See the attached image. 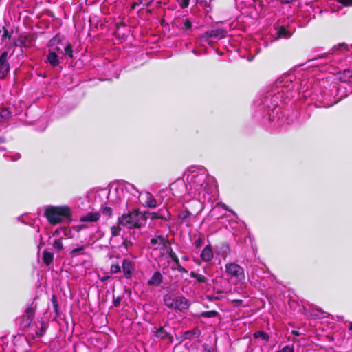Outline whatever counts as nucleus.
<instances>
[{
  "label": "nucleus",
  "instance_id": "obj_1",
  "mask_svg": "<svg viewBox=\"0 0 352 352\" xmlns=\"http://www.w3.org/2000/svg\"><path fill=\"white\" fill-rule=\"evenodd\" d=\"M148 217L145 213L138 210H133L128 213H124L118 219L120 225L126 228H138L145 225Z\"/></svg>",
  "mask_w": 352,
  "mask_h": 352
},
{
  "label": "nucleus",
  "instance_id": "obj_2",
  "mask_svg": "<svg viewBox=\"0 0 352 352\" xmlns=\"http://www.w3.org/2000/svg\"><path fill=\"white\" fill-rule=\"evenodd\" d=\"M44 214L51 224L56 225L69 219L71 210L67 206H49L45 210Z\"/></svg>",
  "mask_w": 352,
  "mask_h": 352
},
{
  "label": "nucleus",
  "instance_id": "obj_3",
  "mask_svg": "<svg viewBox=\"0 0 352 352\" xmlns=\"http://www.w3.org/2000/svg\"><path fill=\"white\" fill-rule=\"evenodd\" d=\"M225 273L229 280L236 283H243L245 279L244 269L236 263H226Z\"/></svg>",
  "mask_w": 352,
  "mask_h": 352
},
{
  "label": "nucleus",
  "instance_id": "obj_4",
  "mask_svg": "<svg viewBox=\"0 0 352 352\" xmlns=\"http://www.w3.org/2000/svg\"><path fill=\"white\" fill-rule=\"evenodd\" d=\"M138 194V200L140 204L144 207L150 208H155L157 206L158 202L156 199L148 192H139L136 190Z\"/></svg>",
  "mask_w": 352,
  "mask_h": 352
},
{
  "label": "nucleus",
  "instance_id": "obj_5",
  "mask_svg": "<svg viewBox=\"0 0 352 352\" xmlns=\"http://www.w3.org/2000/svg\"><path fill=\"white\" fill-rule=\"evenodd\" d=\"M34 317V309L31 307H28L19 319L20 327L24 330L29 328L32 324Z\"/></svg>",
  "mask_w": 352,
  "mask_h": 352
},
{
  "label": "nucleus",
  "instance_id": "obj_6",
  "mask_svg": "<svg viewBox=\"0 0 352 352\" xmlns=\"http://www.w3.org/2000/svg\"><path fill=\"white\" fill-rule=\"evenodd\" d=\"M122 269L124 278L131 279L135 270V262L128 258H124L122 262Z\"/></svg>",
  "mask_w": 352,
  "mask_h": 352
},
{
  "label": "nucleus",
  "instance_id": "obj_7",
  "mask_svg": "<svg viewBox=\"0 0 352 352\" xmlns=\"http://www.w3.org/2000/svg\"><path fill=\"white\" fill-rule=\"evenodd\" d=\"M10 67L8 62V52L5 51L0 55V78H4L10 72Z\"/></svg>",
  "mask_w": 352,
  "mask_h": 352
},
{
  "label": "nucleus",
  "instance_id": "obj_8",
  "mask_svg": "<svg viewBox=\"0 0 352 352\" xmlns=\"http://www.w3.org/2000/svg\"><path fill=\"white\" fill-rule=\"evenodd\" d=\"M276 86L281 89V92L283 94L285 92H289L294 89L295 85L293 83L292 80L288 77H283L280 78L276 81Z\"/></svg>",
  "mask_w": 352,
  "mask_h": 352
},
{
  "label": "nucleus",
  "instance_id": "obj_9",
  "mask_svg": "<svg viewBox=\"0 0 352 352\" xmlns=\"http://www.w3.org/2000/svg\"><path fill=\"white\" fill-rule=\"evenodd\" d=\"M49 51L54 52L58 56L63 58V53L64 50V44L58 42L56 38H53L49 41Z\"/></svg>",
  "mask_w": 352,
  "mask_h": 352
},
{
  "label": "nucleus",
  "instance_id": "obj_10",
  "mask_svg": "<svg viewBox=\"0 0 352 352\" xmlns=\"http://www.w3.org/2000/svg\"><path fill=\"white\" fill-rule=\"evenodd\" d=\"M208 175V171L203 166H192L189 167L184 173L183 176H203Z\"/></svg>",
  "mask_w": 352,
  "mask_h": 352
},
{
  "label": "nucleus",
  "instance_id": "obj_11",
  "mask_svg": "<svg viewBox=\"0 0 352 352\" xmlns=\"http://www.w3.org/2000/svg\"><path fill=\"white\" fill-rule=\"evenodd\" d=\"M175 302V303L173 309H178L179 311L187 309L190 305L188 300L182 296H177Z\"/></svg>",
  "mask_w": 352,
  "mask_h": 352
},
{
  "label": "nucleus",
  "instance_id": "obj_12",
  "mask_svg": "<svg viewBox=\"0 0 352 352\" xmlns=\"http://www.w3.org/2000/svg\"><path fill=\"white\" fill-rule=\"evenodd\" d=\"M200 257L204 262H210L214 258V252L210 245H207L201 252Z\"/></svg>",
  "mask_w": 352,
  "mask_h": 352
},
{
  "label": "nucleus",
  "instance_id": "obj_13",
  "mask_svg": "<svg viewBox=\"0 0 352 352\" xmlns=\"http://www.w3.org/2000/svg\"><path fill=\"white\" fill-rule=\"evenodd\" d=\"M216 253L225 260L230 253L229 244L227 243H222L217 245L216 248Z\"/></svg>",
  "mask_w": 352,
  "mask_h": 352
},
{
  "label": "nucleus",
  "instance_id": "obj_14",
  "mask_svg": "<svg viewBox=\"0 0 352 352\" xmlns=\"http://www.w3.org/2000/svg\"><path fill=\"white\" fill-rule=\"evenodd\" d=\"M292 35V33L289 31L287 30L286 28L283 26H277L275 27V33L274 36L275 39L279 38H288Z\"/></svg>",
  "mask_w": 352,
  "mask_h": 352
},
{
  "label": "nucleus",
  "instance_id": "obj_15",
  "mask_svg": "<svg viewBox=\"0 0 352 352\" xmlns=\"http://www.w3.org/2000/svg\"><path fill=\"white\" fill-rule=\"evenodd\" d=\"M151 244L154 250H164L166 247V239L162 236H155L151 239Z\"/></svg>",
  "mask_w": 352,
  "mask_h": 352
},
{
  "label": "nucleus",
  "instance_id": "obj_16",
  "mask_svg": "<svg viewBox=\"0 0 352 352\" xmlns=\"http://www.w3.org/2000/svg\"><path fill=\"white\" fill-rule=\"evenodd\" d=\"M12 117V113L9 107L0 108V123L7 122Z\"/></svg>",
  "mask_w": 352,
  "mask_h": 352
},
{
  "label": "nucleus",
  "instance_id": "obj_17",
  "mask_svg": "<svg viewBox=\"0 0 352 352\" xmlns=\"http://www.w3.org/2000/svg\"><path fill=\"white\" fill-rule=\"evenodd\" d=\"M175 23L179 28L183 31L191 30L192 22L189 19L185 18L177 20Z\"/></svg>",
  "mask_w": 352,
  "mask_h": 352
},
{
  "label": "nucleus",
  "instance_id": "obj_18",
  "mask_svg": "<svg viewBox=\"0 0 352 352\" xmlns=\"http://www.w3.org/2000/svg\"><path fill=\"white\" fill-rule=\"evenodd\" d=\"M60 57L54 54V52L49 51L47 55V62L53 67L58 66L60 64Z\"/></svg>",
  "mask_w": 352,
  "mask_h": 352
},
{
  "label": "nucleus",
  "instance_id": "obj_19",
  "mask_svg": "<svg viewBox=\"0 0 352 352\" xmlns=\"http://www.w3.org/2000/svg\"><path fill=\"white\" fill-rule=\"evenodd\" d=\"M100 217L99 212H89L80 217V221L82 222H96Z\"/></svg>",
  "mask_w": 352,
  "mask_h": 352
},
{
  "label": "nucleus",
  "instance_id": "obj_20",
  "mask_svg": "<svg viewBox=\"0 0 352 352\" xmlns=\"http://www.w3.org/2000/svg\"><path fill=\"white\" fill-rule=\"evenodd\" d=\"M169 256L175 264V267H174V269L177 270L179 272H182V273H187L188 272V271L184 267H182L181 265L179 258L174 252L170 250L169 252Z\"/></svg>",
  "mask_w": 352,
  "mask_h": 352
},
{
  "label": "nucleus",
  "instance_id": "obj_21",
  "mask_svg": "<svg viewBox=\"0 0 352 352\" xmlns=\"http://www.w3.org/2000/svg\"><path fill=\"white\" fill-rule=\"evenodd\" d=\"M162 282V275L160 272H155L148 280V285H157Z\"/></svg>",
  "mask_w": 352,
  "mask_h": 352
},
{
  "label": "nucleus",
  "instance_id": "obj_22",
  "mask_svg": "<svg viewBox=\"0 0 352 352\" xmlns=\"http://www.w3.org/2000/svg\"><path fill=\"white\" fill-rule=\"evenodd\" d=\"M200 333V331L198 329H194L192 330L184 332L182 338L183 340L192 339L193 338H198Z\"/></svg>",
  "mask_w": 352,
  "mask_h": 352
},
{
  "label": "nucleus",
  "instance_id": "obj_23",
  "mask_svg": "<svg viewBox=\"0 0 352 352\" xmlns=\"http://www.w3.org/2000/svg\"><path fill=\"white\" fill-rule=\"evenodd\" d=\"M175 298H176V296H174V295L170 294H166L164 296V302L166 306L173 309L175 303Z\"/></svg>",
  "mask_w": 352,
  "mask_h": 352
},
{
  "label": "nucleus",
  "instance_id": "obj_24",
  "mask_svg": "<svg viewBox=\"0 0 352 352\" xmlns=\"http://www.w3.org/2000/svg\"><path fill=\"white\" fill-rule=\"evenodd\" d=\"M224 32L220 29L211 30L206 32L208 38H221L224 36Z\"/></svg>",
  "mask_w": 352,
  "mask_h": 352
},
{
  "label": "nucleus",
  "instance_id": "obj_25",
  "mask_svg": "<svg viewBox=\"0 0 352 352\" xmlns=\"http://www.w3.org/2000/svg\"><path fill=\"white\" fill-rule=\"evenodd\" d=\"M85 245L78 246L76 248H74L69 252L70 257L73 258L79 255H82L85 254Z\"/></svg>",
  "mask_w": 352,
  "mask_h": 352
},
{
  "label": "nucleus",
  "instance_id": "obj_26",
  "mask_svg": "<svg viewBox=\"0 0 352 352\" xmlns=\"http://www.w3.org/2000/svg\"><path fill=\"white\" fill-rule=\"evenodd\" d=\"M53 258H54V255L52 252L46 251V250H45L43 252V262L46 265H50L52 262Z\"/></svg>",
  "mask_w": 352,
  "mask_h": 352
},
{
  "label": "nucleus",
  "instance_id": "obj_27",
  "mask_svg": "<svg viewBox=\"0 0 352 352\" xmlns=\"http://www.w3.org/2000/svg\"><path fill=\"white\" fill-rule=\"evenodd\" d=\"M64 56H65V57L67 56L69 58L73 57V51H72V47L71 45L67 44L65 45L64 44V50H63V58Z\"/></svg>",
  "mask_w": 352,
  "mask_h": 352
},
{
  "label": "nucleus",
  "instance_id": "obj_28",
  "mask_svg": "<svg viewBox=\"0 0 352 352\" xmlns=\"http://www.w3.org/2000/svg\"><path fill=\"white\" fill-rule=\"evenodd\" d=\"M155 336L159 338L164 339L168 338V333L164 330V327H160L157 329L155 331Z\"/></svg>",
  "mask_w": 352,
  "mask_h": 352
},
{
  "label": "nucleus",
  "instance_id": "obj_29",
  "mask_svg": "<svg viewBox=\"0 0 352 352\" xmlns=\"http://www.w3.org/2000/svg\"><path fill=\"white\" fill-rule=\"evenodd\" d=\"M254 337L256 338H261V340H265V341H268V340H269V336L266 333H265L264 331H256L254 333Z\"/></svg>",
  "mask_w": 352,
  "mask_h": 352
},
{
  "label": "nucleus",
  "instance_id": "obj_30",
  "mask_svg": "<svg viewBox=\"0 0 352 352\" xmlns=\"http://www.w3.org/2000/svg\"><path fill=\"white\" fill-rule=\"evenodd\" d=\"M46 328H47L46 324L45 322H42L41 328L38 330H36L35 331V333L32 335L33 337L34 338H35V337H38H38L42 336L44 334V333H45V331L46 330Z\"/></svg>",
  "mask_w": 352,
  "mask_h": 352
},
{
  "label": "nucleus",
  "instance_id": "obj_31",
  "mask_svg": "<svg viewBox=\"0 0 352 352\" xmlns=\"http://www.w3.org/2000/svg\"><path fill=\"white\" fill-rule=\"evenodd\" d=\"M190 276L196 278L199 283H206L207 281V278L204 275L197 274L194 272L190 273Z\"/></svg>",
  "mask_w": 352,
  "mask_h": 352
},
{
  "label": "nucleus",
  "instance_id": "obj_32",
  "mask_svg": "<svg viewBox=\"0 0 352 352\" xmlns=\"http://www.w3.org/2000/svg\"><path fill=\"white\" fill-rule=\"evenodd\" d=\"M52 246L54 249L57 250L58 251H61L63 249V244L62 242L61 239H56L53 243Z\"/></svg>",
  "mask_w": 352,
  "mask_h": 352
},
{
  "label": "nucleus",
  "instance_id": "obj_33",
  "mask_svg": "<svg viewBox=\"0 0 352 352\" xmlns=\"http://www.w3.org/2000/svg\"><path fill=\"white\" fill-rule=\"evenodd\" d=\"M204 237L201 235H199L197 239H195L194 242V245L195 248H199L204 245Z\"/></svg>",
  "mask_w": 352,
  "mask_h": 352
},
{
  "label": "nucleus",
  "instance_id": "obj_34",
  "mask_svg": "<svg viewBox=\"0 0 352 352\" xmlns=\"http://www.w3.org/2000/svg\"><path fill=\"white\" fill-rule=\"evenodd\" d=\"M121 228L120 226L111 227V232L112 236H118L120 234Z\"/></svg>",
  "mask_w": 352,
  "mask_h": 352
},
{
  "label": "nucleus",
  "instance_id": "obj_35",
  "mask_svg": "<svg viewBox=\"0 0 352 352\" xmlns=\"http://www.w3.org/2000/svg\"><path fill=\"white\" fill-rule=\"evenodd\" d=\"M121 268L118 263H113L111 265L110 270L112 274H117L121 272Z\"/></svg>",
  "mask_w": 352,
  "mask_h": 352
},
{
  "label": "nucleus",
  "instance_id": "obj_36",
  "mask_svg": "<svg viewBox=\"0 0 352 352\" xmlns=\"http://www.w3.org/2000/svg\"><path fill=\"white\" fill-rule=\"evenodd\" d=\"M100 212L105 214L106 216L107 217H111V213H112V210L111 208L109 207H107V206H105V207H102L101 208V210Z\"/></svg>",
  "mask_w": 352,
  "mask_h": 352
},
{
  "label": "nucleus",
  "instance_id": "obj_37",
  "mask_svg": "<svg viewBox=\"0 0 352 352\" xmlns=\"http://www.w3.org/2000/svg\"><path fill=\"white\" fill-rule=\"evenodd\" d=\"M276 352H294V346L291 345H286Z\"/></svg>",
  "mask_w": 352,
  "mask_h": 352
},
{
  "label": "nucleus",
  "instance_id": "obj_38",
  "mask_svg": "<svg viewBox=\"0 0 352 352\" xmlns=\"http://www.w3.org/2000/svg\"><path fill=\"white\" fill-rule=\"evenodd\" d=\"M218 313L216 311H208L203 313V316L208 318H213L217 316Z\"/></svg>",
  "mask_w": 352,
  "mask_h": 352
},
{
  "label": "nucleus",
  "instance_id": "obj_39",
  "mask_svg": "<svg viewBox=\"0 0 352 352\" xmlns=\"http://www.w3.org/2000/svg\"><path fill=\"white\" fill-rule=\"evenodd\" d=\"M52 305H53L54 311L56 312H57L58 308V304L57 298L54 295H53L52 297Z\"/></svg>",
  "mask_w": 352,
  "mask_h": 352
},
{
  "label": "nucleus",
  "instance_id": "obj_40",
  "mask_svg": "<svg viewBox=\"0 0 352 352\" xmlns=\"http://www.w3.org/2000/svg\"><path fill=\"white\" fill-rule=\"evenodd\" d=\"M179 6L182 8H187L189 5V0H176Z\"/></svg>",
  "mask_w": 352,
  "mask_h": 352
},
{
  "label": "nucleus",
  "instance_id": "obj_41",
  "mask_svg": "<svg viewBox=\"0 0 352 352\" xmlns=\"http://www.w3.org/2000/svg\"><path fill=\"white\" fill-rule=\"evenodd\" d=\"M339 3H340L344 6H352V0H339Z\"/></svg>",
  "mask_w": 352,
  "mask_h": 352
},
{
  "label": "nucleus",
  "instance_id": "obj_42",
  "mask_svg": "<svg viewBox=\"0 0 352 352\" xmlns=\"http://www.w3.org/2000/svg\"><path fill=\"white\" fill-rule=\"evenodd\" d=\"M8 157L13 162L17 161L21 158V154L20 153H15L14 155L8 156Z\"/></svg>",
  "mask_w": 352,
  "mask_h": 352
},
{
  "label": "nucleus",
  "instance_id": "obj_43",
  "mask_svg": "<svg viewBox=\"0 0 352 352\" xmlns=\"http://www.w3.org/2000/svg\"><path fill=\"white\" fill-rule=\"evenodd\" d=\"M122 298L120 296L115 297L113 296V305L115 307H119L120 305V302Z\"/></svg>",
  "mask_w": 352,
  "mask_h": 352
},
{
  "label": "nucleus",
  "instance_id": "obj_44",
  "mask_svg": "<svg viewBox=\"0 0 352 352\" xmlns=\"http://www.w3.org/2000/svg\"><path fill=\"white\" fill-rule=\"evenodd\" d=\"M151 219H156L159 218H163L162 217H160L157 213L153 212V213H148V214Z\"/></svg>",
  "mask_w": 352,
  "mask_h": 352
},
{
  "label": "nucleus",
  "instance_id": "obj_45",
  "mask_svg": "<svg viewBox=\"0 0 352 352\" xmlns=\"http://www.w3.org/2000/svg\"><path fill=\"white\" fill-rule=\"evenodd\" d=\"M2 37L3 38H11V33H10L8 30L5 29L4 31H3V34L2 35Z\"/></svg>",
  "mask_w": 352,
  "mask_h": 352
},
{
  "label": "nucleus",
  "instance_id": "obj_46",
  "mask_svg": "<svg viewBox=\"0 0 352 352\" xmlns=\"http://www.w3.org/2000/svg\"><path fill=\"white\" fill-rule=\"evenodd\" d=\"M204 352H214V350L212 347L204 345Z\"/></svg>",
  "mask_w": 352,
  "mask_h": 352
},
{
  "label": "nucleus",
  "instance_id": "obj_47",
  "mask_svg": "<svg viewBox=\"0 0 352 352\" xmlns=\"http://www.w3.org/2000/svg\"><path fill=\"white\" fill-rule=\"evenodd\" d=\"M25 43V41L23 38H19L17 42L16 43V45H23Z\"/></svg>",
  "mask_w": 352,
  "mask_h": 352
},
{
  "label": "nucleus",
  "instance_id": "obj_48",
  "mask_svg": "<svg viewBox=\"0 0 352 352\" xmlns=\"http://www.w3.org/2000/svg\"><path fill=\"white\" fill-rule=\"evenodd\" d=\"M6 142V139L5 138H3V137H0V145L2 144V143H4ZM6 149L4 147H0V152L1 151H4Z\"/></svg>",
  "mask_w": 352,
  "mask_h": 352
},
{
  "label": "nucleus",
  "instance_id": "obj_49",
  "mask_svg": "<svg viewBox=\"0 0 352 352\" xmlns=\"http://www.w3.org/2000/svg\"><path fill=\"white\" fill-rule=\"evenodd\" d=\"M111 276H103L102 278H100V280H101V281H102V282H105V281H107V280L111 279Z\"/></svg>",
  "mask_w": 352,
  "mask_h": 352
},
{
  "label": "nucleus",
  "instance_id": "obj_50",
  "mask_svg": "<svg viewBox=\"0 0 352 352\" xmlns=\"http://www.w3.org/2000/svg\"><path fill=\"white\" fill-rule=\"evenodd\" d=\"M283 3H290L294 1V0H280Z\"/></svg>",
  "mask_w": 352,
  "mask_h": 352
},
{
  "label": "nucleus",
  "instance_id": "obj_51",
  "mask_svg": "<svg viewBox=\"0 0 352 352\" xmlns=\"http://www.w3.org/2000/svg\"><path fill=\"white\" fill-rule=\"evenodd\" d=\"M280 108L277 107V105H274V107L273 108V111H276L277 113L280 111Z\"/></svg>",
  "mask_w": 352,
  "mask_h": 352
},
{
  "label": "nucleus",
  "instance_id": "obj_52",
  "mask_svg": "<svg viewBox=\"0 0 352 352\" xmlns=\"http://www.w3.org/2000/svg\"><path fill=\"white\" fill-rule=\"evenodd\" d=\"M182 258L185 261H188V257L187 256H184L182 257Z\"/></svg>",
  "mask_w": 352,
  "mask_h": 352
},
{
  "label": "nucleus",
  "instance_id": "obj_53",
  "mask_svg": "<svg viewBox=\"0 0 352 352\" xmlns=\"http://www.w3.org/2000/svg\"><path fill=\"white\" fill-rule=\"evenodd\" d=\"M292 333L293 334L298 336V333L296 331H293Z\"/></svg>",
  "mask_w": 352,
  "mask_h": 352
},
{
  "label": "nucleus",
  "instance_id": "obj_54",
  "mask_svg": "<svg viewBox=\"0 0 352 352\" xmlns=\"http://www.w3.org/2000/svg\"><path fill=\"white\" fill-rule=\"evenodd\" d=\"M23 352H34V351H32V350H25V351H23Z\"/></svg>",
  "mask_w": 352,
  "mask_h": 352
},
{
  "label": "nucleus",
  "instance_id": "obj_55",
  "mask_svg": "<svg viewBox=\"0 0 352 352\" xmlns=\"http://www.w3.org/2000/svg\"><path fill=\"white\" fill-rule=\"evenodd\" d=\"M193 178H194V177H192V178H191V182H193Z\"/></svg>",
  "mask_w": 352,
  "mask_h": 352
},
{
  "label": "nucleus",
  "instance_id": "obj_56",
  "mask_svg": "<svg viewBox=\"0 0 352 352\" xmlns=\"http://www.w3.org/2000/svg\"><path fill=\"white\" fill-rule=\"evenodd\" d=\"M349 329H351V330L352 329V324H351V327L349 328Z\"/></svg>",
  "mask_w": 352,
  "mask_h": 352
}]
</instances>
